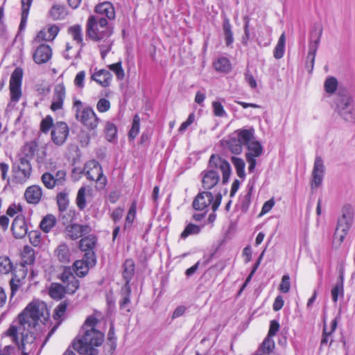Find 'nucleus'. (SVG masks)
I'll return each instance as SVG.
<instances>
[{
    "instance_id": "1",
    "label": "nucleus",
    "mask_w": 355,
    "mask_h": 355,
    "mask_svg": "<svg viewBox=\"0 0 355 355\" xmlns=\"http://www.w3.org/2000/svg\"><path fill=\"white\" fill-rule=\"evenodd\" d=\"M98 319L94 315L88 316L83 324L79 334L73 342V348L78 353L88 355H97L96 347L104 341V334L96 329Z\"/></svg>"
},
{
    "instance_id": "2",
    "label": "nucleus",
    "mask_w": 355,
    "mask_h": 355,
    "mask_svg": "<svg viewBox=\"0 0 355 355\" xmlns=\"http://www.w3.org/2000/svg\"><path fill=\"white\" fill-rule=\"evenodd\" d=\"M33 329L26 327H21V324L18 326L12 324L4 333V335L10 337L12 341L16 344L20 355H29L33 353L37 347Z\"/></svg>"
},
{
    "instance_id": "3",
    "label": "nucleus",
    "mask_w": 355,
    "mask_h": 355,
    "mask_svg": "<svg viewBox=\"0 0 355 355\" xmlns=\"http://www.w3.org/2000/svg\"><path fill=\"white\" fill-rule=\"evenodd\" d=\"M59 278L65 284V286L58 283H52L49 288V294L53 299L61 300L64 297L65 293L73 294L79 288V281L73 275V270L69 266L64 267Z\"/></svg>"
},
{
    "instance_id": "4",
    "label": "nucleus",
    "mask_w": 355,
    "mask_h": 355,
    "mask_svg": "<svg viewBox=\"0 0 355 355\" xmlns=\"http://www.w3.org/2000/svg\"><path fill=\"white\" fill-rule=\"evenodd\" d=\"M113 33V27L107 19L90 15L86 24L87 36L95 42H105Z\"/></svg>"
},
{
    "instance_id": "5",
    "label": "nucleus",
    "mask_w": 355,
    "mask_h": 355,
    "mask_svg": "<svg viewBox=\"0 0 355 355\" xmlns=\"http://www.w3.org/2000/svg\"><path fill=\"white\" fill-rule=\"evenodd\" d=\"M46 304L44 302L34 301L30 303L19 316V324L21 327H26L35 329L38 320L48 316Z\"/></svg>"
},
{
    "instance_id": "6",
    "label": "nucleus",
    "mask_w": 355,
    "mask_h": 355,
    "mask_svg": "<svg viewBox=\"0 0 355 355\" xmlns=\"http://www.w3.org/2000/svg\"><path fill=\"white\" fill-rule=\"evenodd\" d=\"M354 209L350 205H345L341 209V216L338 218L334 234L333 244L339 247L344 241L352 226L354 221Z\"/></svg>"
},
{
    "instance_id": "7",
    "label": "nucleus",
    "mask_w": 355,
    "mask_h": 355,
    "mask_svg": "<svg viewBox=\"0 0 355 355\" xmlns=\"http://www.w3.org/2000/svg\"><path fill=\"white\" fill-rule=\"evenodd\" d=\"M352 97L348 90L340 87L334 100L335 110L346 121L354 122V114L352 111Z\"/></svg>"
},
{
    "instance_id": "8",
    "label": "nucleus",
    "mask_w": 355,
    "mask_h": 355,
    "mask_svg": "<svg viewBox=\"0 0 355 355\" xmlns=\"http://www.w3.org/2000/svg\"><path fill=\"white\" fill-rule=\"evenodd\" d=\"M76 110V119L89 130H94L98 126L99 119L93 109L89 106H83V103L78 99L73 101Z\"/></svg>"
},
{
    "instance_id": "9",
    "label": "nucleus",
    "mask_w": 355,
    "mask_h": 355,
    "mask_svg": "<svg viewBox=\"0 0 355 355\" xmlns=\"http://www.w3.org/2000/svg\"><path fill=\"white\" fill-rule=\"evenodd\" d=\"M222 195L220 193L216 194L215 198L211 192L202 191L199 193L193 201V209L202 211L211 205V209L215 212L220 205Z\"/></svg>"
},
{
    "instance_id": "10",
    "label": "nucleus",
    "mask_w": 355,
    "mask_h": 355,
    "mask_svg": "<svg viewBox=\"0 0 355 355\" xmlns=\"http://www.w3.org/2000/svg\"><path fill=\"white\" fill-rule=\"evenodd\" d=\"M218 171H221L223 178H230L231 175L230 164L219 157L211 155L209 161L208 170L205 172L203 178H219Z\"/></svg>"
},
{
    "instance_id": "11",
    "label": "nucleus",
    "mask_w": 355,
    "mask_h": 355,
    "mask_svg": "<svg viewBox=\"0 0 355 355\" xmlns=\"http://www.w3.org/2000/svg\"><path fill=\"white\" fill-rule=\"evenodd\" d=\"M23 77V70L17 67L12 73L10 79V98L12 101L17 102L21 96V85Z\"/></svg>"
},
{
    "instance_id": "12",
    "label": "nucleus",
    "mask_w": 355,
    "mask_h": 355,
    "mask_svg": "<svg viewBox=\"0 0 355 355\" xmlns=\"http://www.w3.org/2000/svg\"><path fill=\"white\" fill-rule=\"evenodd\" d=\"M69 129L68 125L65 122H57L53 126L51 131L52 141L58 146L62 145L68 135Z\"/></svg>"
},
{
    "instance_id": "13",
    "label": "nucleus",
    "mask_w": 355,
    "mask_h": 355,
    "mask_svg": "<svg viewBox=\"0 0 355 355\" xmlns=\"http://www.w3.org/2000/svg\"><path fill=\"white\" fill-rule=\"evenodd\" d=\"M248 152L246 153V159L248 163L249 171H252L256 166V157H259L263 151L261 144L257 141H252L247 146Z\"/></svg>"
},
{
    "instance_id": "14",
    "label": "nucleus",
    "mask_w": 355,
    "mask_h": 355,
    "mask_svg": "<svg viewBox=\"0 0 355 355\" xmlns=\"http://www.w3.org/2000/svg\"><path fill=\"white\" fill-rule=\"evenodd\" d=\"M66 98V89L64 84L58 83L53 88L51 110L53 112L62 110Z\"/></svg>"
},
{
    "instance_id": "15",
    "label": "nucleus",
    "mask_w": 355,
    "mask_h": 355,
    "mask_svg": "<svg viewBox=\"0 0 355 355\" xmlns=\"http://www.w3.org/2000/svg\"><path fill=\"white\" fill-rule=\"evenodd\" d=\"M91 230V227L88 225L71 223L67 225L65 234L67 238L71 240H76L83 235L89 234Z\"/></svg>"
},
{
    "instance_id": "16",
    "label": "nucleus",
    "mask_w": 355,
    "mask_h": 355,
    "mask_svg": "<svg viewBox=\"0 0 355 355\" xmlns=\"http://www.w3.org/2000/svg\"><path fill=\"white\" fill-rule=\"evenodd\" d=\"M11 230L16 239H22L28 234V225L24 216L17 215L12 221Z\"/></svg>"
},
{
    "instance_id": "17",
    "label": "nucleus",
    "mask_w": 355,
    "mask_h": 355,
    "mask_svg": "<svg viewBox=\"0 0 355 355\" xmlns=\"http://www.w3.org/2000/svg\"><path fill=\"white\" fill-rule=\"evenodd\" d=\"M96 15L94 16L104 17L107 21H113L116 17L115 9L112 3L104 1L97 4L94 8Z\"/></svg>"
},
{
    "instance_id": "18",
    "label": "nucleus",
    "mask_w": 355,
    "mask_h": 355,
    "mask_svg": "<svg viewBox=\"0 0 355 355\" xmlns=\"http://www.w3.org/2000/svg\"><path fill=\"white\" fill-rule=\"evenodd\" d=\"M12 171L18 175L21 174L24 178H28L32 171L30 160L20 156L19 159L13 163Z\"/></svg>"
},
{
    "instance_id": "19",
    "label": "nucleus",
    "mask_w": 355,
    "mask_h": 355,
    "mask_svg": "<svg viewBox=\"0 0 355 355\" xmlns=\"http://www.w3.org/2000/svg\"><path fill=\"white\" fill-rule=\"evenodd\" d=\"M52 51L51 47L47 44L40 45L33 53V60L38 64L46 63L51 58Z\"/></svg>"
},
{
    "instance_id": "20",
    "label": "nucleus",
    "mask_w": 355,
    "mask_h": 355,
    "mask_svg": "<svg viewBox=\"0 0 355 355\" xmlns=\"http://www.w3.org/2000/svg\"><path fill=\"white\" fill-rule=\"evenodd\" d=\"M315 40L314 41H311L309 44V52L307 55V60H311V67L309 72L311 73V71L313 69L314 67V62H315V54L318 48V44L320 40V37L322 35V28H319L318 29L315 30Z\"/></svg>"
},
{
    "instance_id": "21",
    "label": "nucleus",
    "mask_w": 355,
    "mask_h": 355,
    "mask_svg": "<svg viewBox=\"0 0 355 355\" xmlns=\"http://www.w3.org/2000/svg\"><path fill=\"white\" fill-rule=\"evenodd\" d=\"M80 173L86 178H103L101 166L95 161L87 162Z\"/></svg>"
},
{
    "instance_id": "22",
    "label": "nucleus",
    "mask_w": 355,
    "mask_h": 355,
    "mask_svg": "<svg viewBox=\"0 0 355 355\" xmlns=\"http://www.w3.org/2000/svg\"><path fill=\"white\" fill-rule=\"evenodd\" d=\"M123 268L122 275L125 282L124 286H126V288L130 291V282L135 273V261L131 259H126L123 265Z\"/></svg>"
},
{
    "instance_id": "23",
    "label": "nucleus",
    "mask_w": 355,
    "mask_h": 355,
    "mask_svg": "<svg viewBox=\"0 0 355 355\" xmlns=\"http://www.w3.org/2000/svg\"><path fill=\"white\" fill-rule=\"evenodd\" d=\"M112 74L105 69H101L92 75V80L96 81L101 86L107 87L110 85L112 80Z\"/></svg>"
},
{
    "instance_id": "24",
    "label": "nucleus",
    "mask_w": 355,
    "mask_h": 355,
    "mask_svg": "<svg viewBox=\"0 0 355 355\" xmlns=\"http://www.w3.org/2000/svg\"><path fill=\"white\" fill-rule=\"evenodd\" d=\"M42 189L39 186L33 185L26 190L25 198L28 203L37 204L42 197Z\"/></svg>"
},
{
    "instance_id": "25",
    "label": "nucleus",
    "mask_w": 355,
    "mask_h": 355,
    "mask_svg": "<svg viewBox=\"0 0 355 355\" xmlns=\"http://www.w3.org/2000/svg\"><path fill=\"white\" fill-rule=\"evenodd\" d=\"M55 255L58 260L62 263H68L70 262V250L68 245L65 243H62L58 246L55 250Z\"/></svg>"
},
{
    "instance_id": "26",
    "label": "nucleus",
    "mask_w": 355,
    "mask_h": 355,
    "mask_svg": "<svg viewBox=\"0 0 355 355\" xmlns=\"http://www.w3.org/2000/svg\"><path fill=\"white\" fill-rule=\"evenodd\" d=\"M49 16L53 20H61L68 15L67 8L62 5H53L49 12Z\"/></svg>"
},
{
    "instance_id": "27",
    "label": "nucleus",
    "mask_w": 355,
    "mask_h": 355,
    "mask_svg": "<svg viewBox=\"0 0 355 355\" xmlns=\"http://www.w3.org/2000/svg\"><path fill=\"white\" fill-rule=\"evenodd\" d=\"M60 29L56 25H51L47 28V31H41L37 34V37L45 41H52L58 34Z\"/></svg>"
},
{
    "instance_id": "28",
    "label": "nucleus",
    "mask_w": 355,
    "mask_h": 355,
    "mask_svg": "<svg viewBox=\"0 0 355 355\" xmlns=\"http://www.w3.org/2000/svg\"><path fill=\"white\" fill-rule=\"evenodd\" d=\"M38 150V145L35 141L26 143L21 150V157H26L31 160L33 159Z\"/></svg>"
},
{
    "instance_id": "29",
    "label": "nucleus",
    "mask_w": 355,
    "mask_h": 355,
    "mask_svg": "<svg viewBox=\"0 0 355 355\" xmlns=\"http://www.w3.org/2000/svg\"><path fill=\"white\" fill-rule=\"evenodd\" d=\"M90 189L85 187H82L78 190L76 197V205L79 209L83 210L86 207V195L87 193H90Z\"/></svg>"
},
{
    "instance_id": "30",
    "label": "nucleus",
    "mask_w": 355,
    "mask_h": 355,
    "mask_svg": "<svg viewBox=\"0 0 355 355\" xmlns=\"http://www.w3.org/2000/svg\"><path fill=\"white\" fill-rule=\"evenodd\" d=\"M96 239L93 235H89L80 239L79 248L82 251L92 250L95 246Z\"/></svg>"
},
{
    "instance_id": "31",
    "label": "nucleus",
    "mask_w": 355,
    "mask_h": 355,
    "mask_svg": "<svg viewBox=\"0 0 355 355\" xmlns=\"http://www.w3.org/2000/svg\"><path fill=\"white\" fill-rule=\"evenodd\" d=\"M285 45H286V35L284 33H283L277 42V44L274 49L273 55L274 57L279 60L283 58L284 55V51H285Z\"/></svg>"
},
{
    "instance_id": "32",
    "label": "nucleus",
    "mask_w": 355,
    "mask_h": 355,
    "mask_svg": "<svg viewBox=\"0 0 355 355\" xmlns=\"http://www.w3.org/2000/svg\"><path fill=\"white\" fill-rule=\"evenodd\" d=\"M89 266H91L87 264L85 261L78 260L73 263V270L78 277H83L87 274Z\"/></svg>"
},
{
    "instance_id": "33",
    "label": "nucleus",
    "mask_w": 355,
    "mask_h": 355,
    "mask_svg": "<svg viewBox=\"0 0 355 355\" xmlns=\"http://www.w3.org/2000/svg\"><path fill=\"white\" fill-rule=\"evenodd\" d=\"M325 167L322 159L317 156L315 159L314 166L313 169V178H322L324 175Z\"/></svg>"
},
{
    "instance_id": "34",
    "label": "nucleus",
    "mask_w": 355,
    "mask_h": 355,
    "mask_svg": "<svg viewBox=\"0 0 355 355\" xmlns=\"http://www.w3.org/2000/svg\"><path fill=\"white\" fill-rule=\"evenodd\" d=\"M223 30L225 35V44L227 46L231 45L234 42L232 26L228 18H225L223 24Z\"/></svg>"
},
{
    "instance_id": "35",
    "label": "nucleus",
    "mask_w": 355,
    "mask_h": 355,
    "mask_svg": "<svg viewBox=\"0 0 355 355\" xmlns=\"http://www.w3.org/2000/svg\"><path fill=\"white\" fill-rule=\"evenodd\" d=\"M55 218L53 215L48 214L42 220L40 227L47 233L55 226Z\"/></svg>"
},
{
    "instance_id": "36",
    "label": "nucleus",
    "mask_w": 355,
    "mask_h": 355,
    "mask_svg": "<svg viewBox=\"0 0 355 355\" xmlns=\"http://www.w3.org/2000/svg\"><path fill=\"white\" fill-rule=\"evenodd\" d=\"M338 82L335 77H328L324 83V91L331 95L336 92L338 89Z\"/></svg>"
},
{
    "instance_id": "37",
    "label": "nucleus",
    "mask_w": 355,
    "mask_h": 355,
    "mask_svg": "<svg viewBox=\"0 0 355 355\" xmlns=\"http://www.w3.org/2000/svg\"><path fill=\"white\" fill-rule=\"evenodd\" d=\"M254 139V131L253 130H242L239 132L238 135L237 139L240 141V142L243 145L247 146L250 142H252Z\"/></svg>"
},
{
    "instance_id": "38",
    "label": "nucleus",
    "mask_w": 355,
    "mask_h": 355,
    "mask_svg": "<svg viewBox=\"0 0 355 355\" xmlns=\"http://www.w3.org/2000/svg\"><path fill=\"white\" fill-rule=\"evenodd\" d=\"M275 347V342L270 338L267 336L263 341L261 347L258 349V352L265 355L269 354Z\"/></svg>"
},
{
    "instance_id": "39",
    "label": "nucleus",
    "mask_w": 355,
    "mask_h": 355,
    "mask_svg": "<svg viewBox=\"0 0 355 355\" xmlns=\"http://www.w3.org/2000/svg\"><path fill=\"white\" fill-rule=\"evenodd\" d=\"M214 68L216 71L222 72H227L230 70V60L224 57L219 58L214 63Z\"/></svg>"
},
{
    "instance_id": "40",
    "label": "nucleus",
    "mask_w": 355,
    "mask_h": 355,
    "mask_svg": "<svg viewBox=\"0 0 355 355\" xmlns=\"http://www.w3.org/2000/svg\"><path fill=\"white\" fill-rule=\"evenodd\" d=\"M68 33L71 35L73 40L78 44H82V28L80 25H74L70 26L68 29Z\"/></svg>"
},
{
    "instance_id": "41",
    "label": "nucleus",
    "mask_w": 355,
    "mask_h": 355,
    "mask_svg": "<svg viewBox=\"0 0 355 355\" xmlns=\"http://www.w3.org/2000/svg\"><path fill=\"white\" fill-rule=\"evenodd\" d=\"M200 230L201 228L199 225L193 223H189L181 233L180 237L184 239L190 235L199 234Z\"/></svg>"
},
{
    "instance_id": "42",
    "label": "nucleus",
    "mask_w": 355,
    "mask_h": 355,
    "mask_svg": "<svg viewBox=\"0 0 355 355\" xmlns=\"http://www.w3.org/2000/svg\"><path fill=\"white\" fill-rule=\"evenodd\" d=\"M228 149L234 154H240L242 151L243 144L236 138H231L227 142Z\"/></svg>"
},
{
    "instance_id": "43",
    "label": "nucleus",
    "mask_w": 355,
    "mask_h": 355,
    "mask_svg": "<svg viewBox=\"0 0 355 355\" xmlns=\"http://www.w3.org/2000/svg\"><path fill=\"white\" fill-rule=\"evenodd\" d=\"M139 127H140V118L139 115L135 114L133 117L132 127L128 132V137L134 139L139 132Z\"/></svg>"
},
{
    "instance_id": "44",
    "label": "nucleus",
    "mask_w": 355,
    "mask_h": 355,
    "mask_svg": "<svg viewBox=\"0 0 355 355\" xmlns=\"http://www.w3.org/2000/svg\"><path fill=\"white\" fill-rule=\"evenodd\" d=\"M57 203L60 211H66L69 205V200L67 193L60 192L57 196Z\"/></svg>"
},
{
    "instance_id": "45",
    "label": "nucleus",
    "mask_w": 355,
    "mask_h": 355,
    "mask_svg": "<svg viewBox=\"0 0 355 355\" xmlns=\"http://www.w3.org/2000/svg\"><path fill=\"white\" fill-rule=\"evenodd\" d=\"M232 162L233 164L234 165L237 175L239 178H244L245 174L244 171L245 168V162L242 159L232 157Z\"/></svg>"
},
{
    "instance_id": "46",
    "label": "nucleus",
    "mask_w": 355,
    "mask_h": 355,
    "mask_svg": "<svg viewBox=\"0 0 355 355\" xmlns=\"http://www.w3.org/2000/svg\"><path fill=\"white\" fill-rule=\"evenodd\" d=\"M117 132L115 125L110 122H107L105 126V133L106 138L109 141H112L116 137Z\"/></svg>"
},
{
    "instance_id": "47",
    "label": "nucleus",
    "mask_w": 355,
    "mask_h": 355,
    "mask_svg": "<svg viewBox=\"0 0 355 355\" xmlns=\"http://www.w3.org/2000/svg\"><path fill=\"white\" fill-rule=\"evenodd\" d=\"M108 68L115 73L119 80H123L124 78L125 73L122 68L121 62L110 64Z\"/></svg>"
},
{
    "instance_id": "48",
    "label": "nucleus",
    "mask_w": 355,
    "mask_h": 355,
    "mask_svg": "<svg viewBox=\"0 0 355 355\" xmlns=\"http://www.w3.org/2000/svg\"><path fill=\"white\" fill-rule=\"evenodd\" d=\"M12 268V263L7 257H0V272L7 274L11 271Z\"/></svg>"
},
{
    "instance_id": "49",
    "label": "nucleus",
    "mask_w": 355,
    "mask_h": 355,
    "mask_svg": "<svg viewBox=\"0 0 355 355\" xmlns=\"http://www.w3.org/2000/svg\"><path fill=\"white\" fill-rule=\"evenodd\" d=\"M344 288L342 282H337L331 290V297L334 302H336L338 299V295L343 296Z\"/></svg>"
},
{
    "instance_id": "50",
    "label": "nucleus",
    "mask_w": 355,
    "mask_h": 355,
    "mask_svg": "<svg viewBox=\"0 0 355 355\" xmlns=\"http://www.w3.org/2000/svg\"><path fill=\"white\" fill-rule=\"evenodd\" d=\"M30 243L34 246H38L41 243V233L39 230H33L28 232Z\"/></svg>"
},
{
    "instance_id": "51",
    "label": "nucleus",
    "mask_w": 355,
    "mask_h": 355,
    "mask_svg": "<svg viewBox=\"0 0 355 355\" xmlns=\"http://www.w3.org/2000/svg\"><path fill=\"white\" fill-rule=\"evenodd\" d=\"M122 291L124 295L119 303V306L121 309H125L127 305L130 303L131 288L130 287V291H128L126 288V286H123Z\"/></svg>"
},
{
    "instance_id": "52",
    "label": "nucleus",
    "mask_w": 355,
    "mask_h": 355,
    "mask_svg": "<svg viewBox=\"0 0 355 355\" xmlns=\"http://www.w3.org/2000/svg\"><path fill=\"white\" fill-rule=\"evenodd\" d=\"M44 184L48 189H53L56 186L64 184L65 179H42Z\"/></svg>"
},
{
    "instance_id": "53",
    "label": "nucleus",
    "mask_w": 355,
    "mask_h": 355,
    "mask_svg": "<svg viewBox=\"0 0 355 355\" xmlns=\"http://www.w3.org/2000/svg\"><path fill=\"white\" fill-rule=\"evenodd\" d=\"M23 211V207L22 205L20 204H12L10 205L6 211L7 215L9 216H14L15 215L19 214H21V213Z\"/></svg>"
},
{
    "instance_id": "54",
    "label": "nucleus",
    "mask_w": 355,
    "mask_h": 355,
    "mask_svg": "<svg viewBox=\"0 0 355 355\" xmlns=\"http://www.w3.org/2000/svg\"><path fill=\"white\" fill-rule=\"evenodd\" d=\"M96 108L100 112H105L110 108V102L105 98H101L97 103Z\"/></svg>"
},
{
    "instance_id": "55",
    "label": "nucleus",
    "mask_w": 355,
    "mask_h": 355,
    "mask_svg": "<svg viewBox=\"0 0 355 355\" xmlns=\"http://www.w3.org/2000/svg\"><path fill=\"white\" fill-rule=\"evenodd\" d=\"M290 287V277L288 275H284L282 278V282L279 285V290L281 292L286 293L289 291Z\"/></svg>"
},
{
    "instance_id": "56",
    "label": "nucleus",
    "mask_w": 355,
    "mask_h": 355,
    "mask_svg": "<svg viewBox=\"0 0 355 355\" xmlns=\"http://www.w3.org/2000/svg\"><path fill=\"white\" fill-rule=\"evenodd\" d=\"M107 340L110 343L111 346V349L114 350L116 347V337L115 336L114 328L113 324H111L108 334H107Z\"/></svg>"
},
{
    "instance_id": "57",
    "label": "nucleus",
    "mask_w": 355,
    "mask_h": 355,
    "mask_svg": "<svg viewBox=\"0 0 355 355\" xmlns=\"http://www.w3.org/2000/svg\"><path fill=\"white\" fill-rule=\"evenodd\" d=\"M212 107L214 109V114L215 116L223 117L226 115V112L223 108V106L220 102L214 101L212 103Z\"/></svg>"
},
{
    "instance_id": "58",
    "label": "nucleus",
    "mask_w": 355,
    "mask_h": 355,
    "mask_svg": "<svg viewBox=\"0 0 355 355\" xmlns=\"http://www.w3.org/2000/svg\"><path fill=\"white\" fill-rule=\"evenodd\" d=\"M53 119L50 116H47L41 121L40 129L43 132H47L49 129L53 126Z\"/></svg>"
},
{
    "instance_id": "59",
    "label": "nucleus",
    "mask_w": 355,
    "mask_h": 355,
    "mask_svg": "<svg viewBox=\"0 0 355 355\" xmlns=\"http://www.w3.org/2000/svg\"><path fill=\"white\" fill-rule=\"evenodd\" d=\"M67 304L65 302H62L60 303L58 306L55 309V319H59L62 317L67 310Z\"/></svg>"
},
{
    "instance_id": "60",
    "label": "nucleus",
    "mask_w": 355,
    "mask_h": 355,
    "mask_svg": "<svg viewBox=\"0 0 355 355\" xmlns=\"http://www.w3.org/2000/svg\"><path fill=\"white\" fill-rule=\"evenodd\" d=\"M0 355H20V352L18 351V348L16 349L13 346L7 345L0 349Z\"/></svg>"
},
{
    "instance_id": "61",
    "label": "nucleus",
    "mask_w": 355,
    "mask_h": 355,
    "mask_svg": "<svg viewBox=\"0 0 355 355\" xmlns=\"http://www.w3.org/2000/svg\"><path fill=\"white\" fill-rule=\"evenodd\" d=\"M85 78V72L84 71H79L74 79V85L76 87L78 88H83L84 87V80Z\"/></svg>"
},
{
    "instance_id": "62",
    "label": "nucleus",
    "mask_w": 355,
    "mask_h": 355,
    "mask_svg": "<svg viewBox=\"0 0 355 355\" xmlns=\"http://www.w3.org/2000/svg\"><path fill=\"white\" fill-rule=\"evenodd\" d=\"M85 254L84 255L83 261L89 264L91 266H93L96 263V258L95 254L93 250L85 251Z\"/></svg>"
},
{
    "instance_id": "63",
    "label": "nucleus",
    "mask_w": 355,
    "mask_h": 355,
    "mask_svg": "<svg viewBox=\"0 0 355 355\" xmlns=\"http://www.w3.org/2000/svg\"><path fill=\"white\" fill-rule=\"evenodd\" d=\"M136 210L135 207L134 206H132L125 218V227H129L132 225L135 217Z\"/></svg>"
},
{
    "instance_id": "64",
    "label": "nucleus",
    "mask_w": 355,
    "mask_h": 355,
    "mask_svg": "<svg viewBox=\"0 0 355 355\" xmlns=\"http://www.w3.org/2000/svg\"><path fill=\"white\" fill-rule=\"evenodd\" d=\"M72 216H73V213L71 211L68 212L67 210L63 211H60V220L62 221V223L64 225H66L71 221Z\"/></svg>"
}]
</instances>
